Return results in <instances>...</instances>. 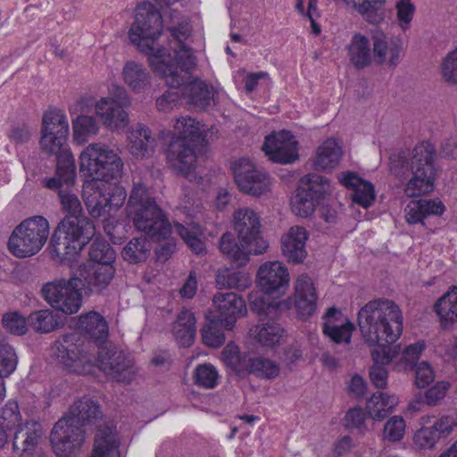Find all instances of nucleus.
Returning a JSON list of instances; mask_svg holds the SVG:
<instances>
[{"label":"nucleus","instance_id":"nucleus-19","mask_svg":"<svg viewBox=\"0 0 457 457\" xmlns=\"http://www.w3.org/2000/svg\"><path fill=\"white\" fill-rule=\"evenodd\" d=\"M229 355V362L240 376L250 374L260 379L272 380L280 374V365L271 359L263 356L242 358L237 351H230Z\"/></svg>","mask_w":457,"mask_h":457},{"label":"nucleus","instance_id":"nucleus-40","mask_svg":"<svg viewBox=\"0 0 457 457\" xmlns=\"http://www.w3.org/2000/svg\"><path fill=\"white\" fill-rule=\"evenodd\" d=\"M342 149L334 139L326 140L318 149L313 161L316 170L334 169L340 161Z\"/></svg>","mask_w":457,"mask_h":457},{"label":"nucleus","instance_id":"nucleus-20","mask_svg":"<svg viewBox=\"0 0 457 457\" xmlns=\"http://www.w3.org/2000/svg\"><path fill=\"white\" fill-rule=\"evenodd\" d=\"M199 145L187 143L183 139H171L166 150V158L170 167L189 180L195 178Z\"/></svg>","mask_w":457,"mask_h":457},{"label":"nucleus","instance_id":"nucleus-33","mask_svg":"<svg viewBox=\"0 0 457 457\" xmlns=\"http://www.w3.org/2000/svg\"><path fill=\"white\" fill-rule=\"evenodd\" d=\"M445 205L440 201L420 199L411 201L405 207L406 221L409 224L420 223L425 226V220L430 215H442Z\"/></svg>","mask_w":457,"mask_h":457},{"label":"nucleus","instance_id":"nucleus-9","mask_svg":"<svg viewBox=\"0 0 457 457\" xmlns=\"http://www.w3.org/2000/svg\"><path fill=\"white\" fill-rule=\"evenodd\" d=\"M48 220L40 215L25 219L12 232L8 240L9 251L18 258L37 253L49 237Z\"/></svg>","mask_w":457,"mask_h":457},{"label":"nucleus","instance_id":"nucleus-36","mask_svg":"<svg viewBox=\"0 0 457 457\" xmlns=\"http://www.w3.org/2000/svg\"><path fill=\"white\" fill-rule=\"evenodd\" d=\"M96 113L104 125L112 129L125 127L129 122L126 110L107 98H102L96 103Z\"/></svg>","mask_w":457,"mask_h":457},{"label":"nucleus","instance_id":"nucleus-55","mask_svg":"<svg viewBox=\"0 0 457 457\" xmlns=\"http://www.w3.org/2000/svg\"><path fill=\"white\" fill-rule=\"evenodd\" d=\"M21 415L16 401H8L2 409L0 423L6 429H12L21 424Z\"/></svg>","mask_w":457,"mask_h":457},{"label":"nucleus","instance_id":"nucleus-17","mask_svg":"<svg viewBox=\"0 0 457 457\" xmlns=\"http://www.w3.org/2000/svg\"><path fill=\"white\" fill-rule=\"evenodd\" d=\"M116 269L108 263L79 265L74 277L79 291L86 295H104L114 278Z\"/></svg>","mask_w":457,"mask_h":457},{"label":"nucleus","instance_id":"nucleus-44","mask_svg":"<svg viewBox=\"0 0 457 457\" xmlns=\"http://www.w3.org/2000/svg\"><path fill=\"white\" fill-rule=\"evenodd\" d=\"M88 256L90 264L108 263L109 266H113L116 253L106 240L96 239L90 245Z\"/></svg>","mask_w":457,"mask_h":457},{"label":"nucleus","instance_id":"nucleus-63","mask_svg":"<svg viewBox=\"0 0 457 457\" xmlns=\"http://www.w3.org/2000/svg\"><path fill=\"white\" fill-rule=\"evenodd\" d=\"M411 370L415 371V385L419 388L427 387L435 379L434 371L430 364L427 361L420 362Z\"/></svg>","mask_w":457,"mask_h":457},{"label":"nucleus","instance_id":"nucleus-18","mask_svg":"<svg viewBox=\"0 0 457 457\" xmlns=\"http://www.w3.org/2000/svg\"><path fill=\"white\" fill-rule=\"evenodd\" d=\"M287 268L280 262H268L262 264L257 271L256 283L258 287L272 298H278L289 287Z\"/></svg>","mask_w":457,"mask_h":457},{"label":"nucleus","instance_id":"nucleus-2","mask_svg":"<svg viewBox=\"0 0 457 457\" xmlns=\"http://www.w3.org/2000/svg\"><path fill=\"white\" fill-rule=\"evenodd\" d=\"M358 326L365 342L374 348L394 349L403 332V315L392 300L368 302L358 312Z\"/></svg>","mask_w":457,"mask_h":457},{"label":"nucleus","instance_id":"nucleus-34","mask_svg":"<svg viewBox=\"0 0 457 457\" xmlns=\"http://www.w3.org/2000/svg\"><path fill=\"white\" fill-rule=\"evenodd\" d=\"M434 311L444 329L451 328L457 321V287L452 286L434 304Z\"/></svg>","mask_w":457,"mask_h":457},{"label":"nucleus","instance_id":"nucleus-51","mask_svg":"<svg viewBox=\"0 0 457 457\" xmlns=\"http://www.w3.org/2000/svg\"><path fill=\"white\" fill-rule=\"evenodd\" d=\"M2 324L8 333L19 337L23 336L29 328V316L25 318L18 312H7L3 315Z\"/></svg>","mask_w":457,"mask_h":457},{"label":"nucleus","instance_id":"nucleus-15","mask_svg":"<svg viewBox=\"0 0 457 457\" xmlns=\"http://www.w3.org/2000/svg\"><path fill=\"white\" fill-rule=\"evenodd\" d=\"M235 182L244 194L259 197L270 190L271 179L269 174L257 169L246 158L231 163Z\"/></svg>","mask_w":457,"mask_h":457},{"label":"nucleus","instance_id":"nucleus-28","mask_svg":"<svg viewBox=\"0 0 457 457\" xmlns=\"http://www.w3.org/2000/svg\"><path fill=\"white\" fill-rule=\"evenodd\" d=\"M12 440V450L19 455L25 453H32L42 436L41 425L38 422H25L15 427Z\"/></svg>","mask_w":457,"mask_h":457},{"label":"nucleus","instance_id":"nucleus-25","mask_svg":"<svg viewBox=\"0 0 457 457\" xmlns=\"http://www.w3.org/2000/svg\"><path fill=\"white\" fill-rule=\"evenodd\" d=\"M274 317L259 318L258 323L250 329L251 336L262 347L269 349L279 345L285 337L284 328L274 320Z\"/></svg>","mask_w":457,"mask_h":457},{"label":"nucleus","instance_id":"nucleus-1","mask_svg":"<svg viewBox=\"0 0 457 457\" xmlns=\"http://www.w3.org/2000/svg\"><path fill=\"white\" fill-rule=\"evenodd\" d=\"M77 169L45 178L42 185L56 192L62 209L67 212L51 237L48 245L54 260L70 262L89 243L95 235L93 222L83 214V208L75 188Z\"/></svg>","mask_w":457,"mask_h":457},{"label":"nucleus","instance_id":"nucleus-50","mask_svg":"<svg viewBox=\"0 0 457 457\" xmlns=\"http://www.w3.org/2000/svg\"><path fill=\"white\" fill-rule=\"evenodd\" d=\"M219 374L215 367L210 363L197 365L194 371V382L196 386L206 389L217 386Z\"/></svg>","mask_w":457,"mask_h":457},{"label":"nucleus","instance_id":"nucleus-8","mask_svg":"<svg viewBox=\"0 0 457 457\" xmlns=\"http://www.w3.org/2000/svg\"><path fill=\"white\" fill-rule=\"evenodd\" d=\"M171 36L177 40L178 47L174 50V56L168 60H157L154 71L159 73L165 80L166 85L178 86L189 76L191 70L195 66V57L192 49L183 43L188 36L187 26L179 24L170 28Z\"/></svg>","mask_w":457,"mask_h":457},{"label":"nucleus","instance_id":"nucleus-56","mask_svg":"<svg viewBox=\"0 0 457 457\" xmlns=\"http://www.w3.org/2000/svg\"><path fill=\"white\" fill-rule=\"evenodd\" d=\"M390 172L399 179H405L411 172L408 154L400 151L390 156Z\"/></svg>","mask_w":457,"mask_h":457},{"label":"nucleus","instance_id":"nucleus-29","mask_svg":"<svg viewBox=\"0 0 457 457\" xmlns=\"http://www.w3.org/2000/svg\"><path fill=\"white\" fill-rule=\"evenodd\" d=\"M400 346L394 349L373 348L371 358L373 365L370 369V378L377 388H385L387 385V370L385 368L399 353Z\"/></svg>","mask_w":457,"mask_h":457},{"label":"nucleus","instance_id":"nucleus-27","mask_svg":"<svg viewBox=\"0 0 457 457\" xmlns=\"http://www.w3.org/2000/svg\"><path fill=\"white\" fill-rule=\"evenodd\" d=\"M372 41L374 62L382 65L386 62L388 54V64L393 67L396 66L402 51L400 41L387 37L382 31L375 32L372 36Z\"/></svg>","mask_w":457,"mask_h":457},{"label":"nucleus","instance_id":"nucleus-31","mask_svg":"<svg viewBox=\"0 0 457 457\" xmlns=\"http://www.w3.org/2000/svg\"><path fill=\"white\" fill-rule=\"evenodd\" d=\"M119 447L116 427L112 423L100 426L95 436L91 457H120Z\"/></svg>","mask_w":457,"mask_h":457},{"label":"nucleus","instance_id":"nucleus-24","mask_svg":"<svg viewBox=\"0 0 457 457\" xmlns=\"http://www.w3.org/2000/svg\"><path fill=\"white\" fill-rule=\"evenodd\" d=\"M294 303L297 313L303 319L311 317L316 312L317 294L312 280L309 276L301 275L297 278Z\"/></svg>","mask_w":457,"mask_h":457},{"label":"nucleus","instance_id":"nucleus-47","mask_svg":"<svg viewBox=\"0 0 457 457\" xmlns=\"http://www.w3.org/2000/svg\"><path fill=\"white\" fill-rule=\"evenodd\" d=\"M18 357L14 348L7 342L5 337L0 336V375L9 377L16 370Z\"/></svg>","mask_w":457,"mask_h":457},{"label":"nucleus","instance_id":"nucleus-60","mask_svg":"<svg viewBox=\"0 0 457 457\" xmlns=\"http://www.w3.org/2000/svg\"><path fill=\"white\" fill-rule=\"evenodd\" d=\"M440 437L431 427H423L414 436L415 445L422 449H432Z\"/></svg>","mask_w":457,"mask_h":457},{"label":"nucleus","instance_id":"nucleus-39","mask_svg":"<svg viewBox=\"0 0 457 457\" xmlns=\"http://www.w3.org/2000/svg\"><path fill=\"white\" fill-rule=\"evenodd\" d=\"M29 326L37 334H48L63 325L59 314L50 309L32 312L29 315Z\"/></svg>","mask_w":457,"mask_h":457},{"label":"nucleus","instance_id":"nucleus-7","mask_svg":"<svg viewBox=\"0 0 457 457\" xmlns=\"http://www.w3.org/2000/svg\"><path fill=\"white\" fill-rule=\"evenodd\" d=\"M123 167L119 154L104 144H90L79 155V171L88 180H118L122 176Z\"/></svg>","mask_w":457,"mask_h":457},{"label":"nucleus","instance_id":"nucleus-52","mask_svg":"<svg viewBox=\"0 0 457 457\" xmlns=\"http://www.w3.org/2000/svg\"><path fill=\"white\" fill-rule=\"evenodd\" d=\"M354 328V325L349 320L341 325L330 324L329 322H324L323 324V333L336 344L349 343Z\"/></svg>","mask_w":457,"mask_h":457},{"label":"nucleus","instance_id":"nucleus-46","mask_svg":"<svg viewBox=\"0 0 457 457\" xmlns=\"http://www.w3.org/2000/svg\"><path fill=\"white\" fill-rule=\"evenodd\" d=\"M224 323L217 319L208 317V323L201 329L202 340L209 347H220L225 342Z\"/></svg>","mask_w":457,"mask_h":457},{"label":"nucleus","instance_id":"nucleus-21","mask_svg":"<svg viewBox=\"0 0 457 457\" xmlns=\"http://www.w3.org/2000/svg\"><path fill=\"white\" fill-rule=\"evenodd\" d=\"M262 150L270 161L281 164L292 163L299 157L297 142L294 136L286 130L267 136Z\"/></svg>","mask_w":457,"mask_h":457},{"label":"nucleus","instance_id":"nucleus-13","mask_svg":"<svg viewBox=\"0 0 457 457\" xmlns=\"http://www.w3.org/2000/svg\"><path fill=\"white\" fill-rule=\"evenodd\" d=\"M51 354L62 363L70 371L83 373L89 359L84 348V339L80 333L65 334L51 346Z\"/></svg>","mask_w":457,"mask_h":457},{"label":"nucleus","instance_id":"nucleus-11","mask_svg":"<svg viewBox=\"0 0 457 457\" xmlns=\"http://www.w3.org/2000/svg\"><path fill=\"white\" fill-rule=\"evenodd\" d=\"M329 195V180L322 175L309 173L298 182L295 195L291 200L292 211L297 216L309 217Z\"/></svg>","mask_w":457,"mask_h":457},{"label":"nucleus","instance_id":"nucleus-30","mask_svg":"<svg viewBox=\"0 0 457 457\" xmlns=\"http://www.w3.org/2000/svg\"><path fill=\"white\" fill-rule=\"evenodd\" d=\"M128 141L130 154L140 159L151 156L156 146V141L151 130L140 123L129 132Z\"/></svg>","mask_w":457,"mask_h":457},{"label":"nucleus","instance_id":"nucleus-45","mask_svg":"<svg viewBox=\"0 0 457 457\" xmlns=\"http://www.w3.org/2000/svg\"><path fill=\"white\" fill-rule=\"evenodd\" d=\"M270 295H266L262 291L252 292L249 294L250 309L259 314V318L276 316L278 312L279 303L268 301Z\"/></svg>","mask_w":457,"mask_h":457},{"label":"nucleus","instance_id":"nucleus-57","mask_svg":"<svg viewBox=\"0 0 457 457\" xmlns=\"http://www.w3.org/2000/svg\"><path fill=\"white\" fill-rule=\"evenodd\" d=\"M384 438L389 442L403 439L405 432V421L400 416L392 417L384 426Z\"/></svg>","mask_w":457,"mask_h":457},{"label":"nucleus","instance_id":"nucleus-10","mask_svg":"<svg viewBox=\"0 0 457 457\" xmlns=\"http://www.w3.org/2000/svg\"><path fill=\"white\" fill-rule=\"evenodd\" d=\"M436 156L435 146L429 142H422L413 148L411 161L412 178L404 188L407 196H420L433 191Z\"/></svg>","mask_w":457,"mask_h":457},{"label":"nucleus","instance_id":"nucleus-35","mask_svg":"<svg viewBox=\"0 0 457 457\" xmlns=\"http://www.w3.org/2000/svg\"><path fill=\"white\" fill-rule=\"evenodd\" d=\"M172 139H183L187 143L203 145L205 142L204 125L189 116L177 119Z\"/></svg>","mask_w":457,"mask_h":457},{"label":"nucleus","instance_id":"nucleus-14","mask_svg":"<svg viewBox=\"0 0 457 457\" xmlns=\"http://www.w3.org/2000/svg\"><path fill=\"white\" fill-rule=\"evenodd\" d=\"M98 366L107 376L119 382L129 383L134 374V361L129 353L112 343L98 347Z\"/></svg>","mask_w":457,"mask_h":457},{"label":"nucleus","instance_id":"nucleus-16","mask_svg":"<svg viewBox=\"0 0 457 457\" xmlns=\"http://www.w3.org/2000/svg\"><path fill=\"white\" fill-rule=\"evenodd\" d=\"M234 229L243 245L249 247L250 253L258 255L269 247L260 231V218L252 209H239L234 212Z\"/></svg>","mask_w":457,"mask_h":457},{"label":"nucleus","instance_id":"nucleus-23","mask_svg":"<svg viewBox=\"0 0 457 457\" xmlns=\"http://www.w3.org/2000/svg\"><path fill=\"white\" fill-rule=\"evenodd\" d=\"M192 71H190L189 76L180 85L167 86L170 88H179L180 98H183L194 109L199 111L205 110L213 101L214 89L212 86H209L198 79L191 80Z\"/></svg>","mask_w":457,"mask_h":457},{"label":"nucleus","instance_id":"nucleus-38","mask_svg":"<svg viewBox=\"0 0 457 457\" xmlns=\"http://www.w3.org/2000/svg\"><path fill=\"white\" fill-rule=\"evenodd\" d=\"M350 62L356 69H364L370 65L373 55L371 54L370 42L361 34H355L348 46Z\"/></svg>","mask_w":457,"mask_h":457},{"label":"nucleus","instance_id":"nucleus-58","mask_svg":"<svg viewBox=\"0 0 457 457\" xmlns=\"http://www.w3.org/2000/svg\"><path fill=\"white\" fill-rule=\"evenodd\" d=\"M353 202L364 207H370L375 200V191L373 185L369 181H364L355 188L351 195Z\"/></svg>","mask_w":457,"mask_h":457},{"label":"nucleus","instance_id":"nucleus-62","mask_svg":"<svg viewBox=\"0 0 457 457\" xmlns=\"http://www.w3.org/2000/svg\"><path fill=\"white\" fill-rule=\"evenodd\" d=\"M425 349L423 342H417L407 346L402 355V361L404 363L405 370L414 369L420 362H418L422 351Z\"/></svg>","mask_w":457,"mask_h":457},{"label":"nucleus","instance_id":"nucleus-32","mask_svg":"<svg viewBox=\"0 0 457 457\" xmlns=\"http://www.w3.org/2000/svg\"><path fill=\"white\" fill-rule=\"evenodd\" d=\"M79 328L85 337L95 342L98 347L106 343L109 328L105 319L96 312H89L79 317Z\"/></svg>","mask_w":457,"mask_h":457},{"label":"nucleus","instance_id":"nucleus-48","mask_svg":"<svg viewBox=\"0 0 457 457\" xmlns=\"http://www.w3.org/2000/svg\"><path fill=\"white\" fill-rule=\"evenodd\" d=\"M74 139L85 142L87 138L98 132L96 119L88 115H79L72 122Z\"/></svg>","mask_w":457,"mask_h":457},{"label":"nucleus","instance_id":"nucleus-54","mask_svg":"<svg viewBox=\"0 0 457 457\" xmlns=\"http://www.w3.org/2000/svg\"><path fill=\"white\" fill-rule=\"evenodd\" d=\"M174 229L194 253L199 255L205 253V244L196 232L190 230L179 222L174 224Z\"/></svg>","mask_w":457,"mask_h":457},{"label":"nucleus","instance_id":"nucleus-43","mask_svg":"<svg viewBox=\"0 0 457 457\" xmlns=\"http://www.w3.org/2000/svg\"><path fill=\"white\" fill-rule=\"evenodd\" d=\"M151 250V243L145 237H133L123 247L121 256L129 264H138L146 262Z\"/></svg>","mask_w":457,"mask_h":457},{"label":"nucleus","instance_id":"nucleus-61","mask_svg":"<svg viewBox=\"0 0 457 457\" xmlns=\"http://www.w3.org/2000/svg\"><path fill=\"white\" fill-rule=\"evenodd\" d=\"M444 79L452 84L457 83V48L450 52L441 64Z\"/></svg>","mask_w":457,"mask_h":457},{"label":"nucleus","instance_id":"nucleus-53","mask_svg":"<svg viewBox=\"0 0 457 457\" xmlns=\"http://www.w3.org/2000/svg\"><path fill=\"white\" fill-rule=\"evenodd\" d=\"M85 204L93 218L105 216L111 212L104 193L100 190L87 196Z\"/></svg>","mask_w":457,"mask_h":457},{"label":"nucleus","instance_id":"nucleus-5","mask_svg":"<svg viewBox=\"0 0 457 457\" xmlns=\"http://www.w3.org/2000/svg\"><path fill=\"white\" fill-rule=\"evenodd\" d=\"M40 133L39 145L42 153L56 158L54 175L76 170L74 156L66 145L69 123L65 113L56 108L45 112Z\"/></svg>","mask_w":457,"mask_h":457},{"label":"nucleus","instance_id":"nucleus-41","mask_svg":"<svg viewBox=\"0 0 457 457\" xmlns=\"http://www.w3.org/2000/svg\"><path fill=\"white\" fill-rule=\"evenodd\" d=\"M397 403L396 396L378 392L367 401L366 410L370 418L381 421L394 411Z\"/></svg>","mask_w":457,"mask_h":457},{"label":"nucleus","instance_id":"nucleus-6","mask_svg":"<svg viewBox=\"0 0 457 457\" xmlns=\"http://www.w3.org/2000/svg\"><path fill=\"white\" fill-rule=\"evenodd\" d=\"M162 17L159 10L152 3L143 2L136 8L129 37L139 51L157 61L165 56L163 47H155V41L162 35Z\"/></svg>","mask_w":457,"mask_h":457},{"label":"nucleus","instance_id":"nucleus-4","mask_svg":"<svg viewBox=\"0 0 457 457\" xmlns=\"http://www.w3.org/2000/svg\"><path fill=\"white\" fill-rule=\"evenodd\" d=\"M126 212L135 228L152 241L166 240L171 234L172 228L165 213L141 182H134Z\"/></svg>","mask_w":457,"mask_h":457},{"label":"nucleus","instance_id":"nucleus-12","mask_svg":"<svg viewBox=\"0 0 457 457\" xmlns=\"http://www.w3.org/2000/svg\"><path fill=\"white\" fill-rule=\"evenodd\" d=\"M40 293L50 306L65 314L76 313L82 304V293L74 277L46 282Z\"/></svg>","mask_w":457,"mask_h":457},{"label":"nucleus","instance_id":"nucleus-59","mask_svg":"<svg viewBox=\"0 0 457 457\" xmlns=\"http://www.w3.org/2000/svg\"><path fill=\"white\" fill-rule=\"evenodd\" d=\"M365 419L366 412L362 408H351L345 416V426L349 429H356L359 433H364L367 430Z\"/></svg>","mask_w":457,"mask_h":457},{"label":"nucleus","instance_id":"nucleus-42","mask_svg":"<svg viewBox=\"0 0 457 457\" xmlns=\"http://www.w3.org/2000/svg\"><path fill=\"white\" fill-rule=\"evenodd\" d=\"M125 83L135 93L144 92L150 85L149 72L136 62H128L122 71Z\"/></svg>","mask_w":457,"mask_h":457},{"label":"nucleus","instance_id":"nucleus-3","mask_svg":"<svg viewBox=\"0 0 457 457\" xmlns=\"http://www.w3.org/2000/svg\"><path fill=\"white\" fill-rule=\"evenodd\" d=\"M102 415L100 405L91 397L83 396L76 401L52 429L50 442L54 453L60 457L75 453L85 441L83 426L96 422Z\"/></svg>","mask_w":457,"mask_h":457},{"label":"nucleus","instance_id":"nucleus-22","mask_svg":"<svg viewBox=\"0 0 457 457\" xmlns=\"http://www.w3.org/2000/svg\"><path fill=\"white\" fill-rule=\"evenodd\" d=\"M213 311L211 317L224 323L226 329L230 330L237 320L246 313L245 300L235 293H217L213 295Z\"/></svg>","mask_w":457,"mask_h":457},{"label":"nucleus","instance_id":"nucleus-26","mask_svg":"<svg viewBox=\"0 0 457 457\" xmlns=\"http://www.w3.org/2000/svg\"><path fill=\"white\" fill-rule=\"evenodd\" d=\"M306 229L303 227H292L288 233L281 239L283 255L292 263H301L307 255L305 242L307 240Z\"/></svg>","mask_w":457,"mask_h":457},{"label":"nucleus","instance_id":"nucleus-64","mask_svg":"<svg viewBox=\"0 0 457 457\" xmlns=\"http://www.w3.org/2000/svg\"><path fill=\"white\" fill-rule=\"evenodd\" d=\"M431 427L441 438H446L451 435L453 428L457 427V418L455 415H443L436 419Z\"/></svg>","mask_w":457,"mask_h":457},{"label":"nucleus","instance_id":"nucleus-37","mask_svg":"<svg viewBox=\"0 0 457 457\" xmlns=\"http://www.w3.org/2000/svg\"><path fill=\"white\" fill-rule=\"evenodd\" d=\"M220 252L226 255L237 266H244L249 261V247L243 245V242L238 244L235 235L232 232H226L222 235L219 242Z\"/></svg>","mask_w":457,"mask_h":457},{"label":"nucleus","instance_id":"nucleus-49","mask_svg":"<svg viewBox=\"0 0 457 457\" xmlns=\"http://www.w3.org/2000/svg\"><path fill=\"white\" fill-rule=\"evenodd\" d=\"M216 283L220 287L243 290L250 284L249 277L242 271H230L228 270L219 271L216 275Z\"/></svg>","mask_w":457,"mask_h":457}]
</instances>
